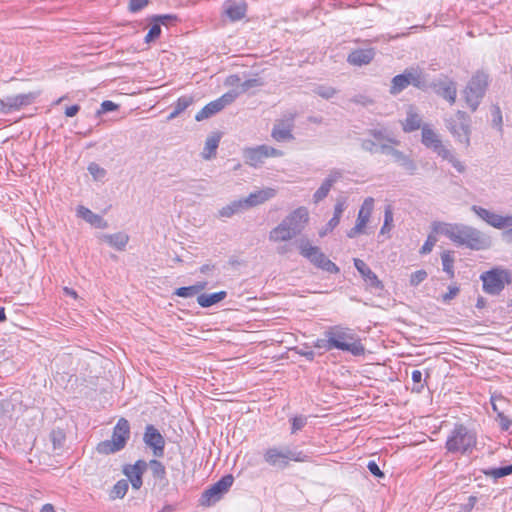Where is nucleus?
Returning a JSON list of instances; mask_svg holds the SVG:
<instances>
[{
    "label": "nucleus",
    "instance_id": "1",
    "mask_svg": "<svg viewBox=\"0 0 512 512\" xmlns=\"http://www.w3.org/2000/svg\"><path fill=\"white\" fill-rule=\"evenodd\" d=\"M433 231L447 237L454 244L465 246L471 250H484L491 245L489 236L469 225L434 222Z\"/></svg>",
    "mask_w": 512,
    "mask_h": 512
},
{
    "label": "nucleus",
    "instance_id": "2",
    "mask_svg": "<svg viewBox=\"0 0 512 512\" xmlns=\"http://www.w3.org/2000/svg\"><path fill=\"white\" fill-rule=\"evenodd\" d=\"M328 334L331 335V343L334 349L349 352L353 356L364 355L365 348L352 329L337 325L328 328Z\"/></svg>",
    "mask_w": 512,
    "mask_h": 512
},
{
    "label": "nucleus",
    "instance_id": "3",
    "mask_svg": "<svg viewBox=\"0 0 512 512\" xmlns=\"http://www.w3.org/2000/svg\"><path fill=\"white\" fill-rule=\"evenodd\" d=\"M264 461L276 469L283 470L290 461L306 462L308 456L301 451L291 450L289 447H270L263 454Z\"/></svg>",
    "mask_w": 512,
    "mask_h": 512
},
{
    "label": "nucleus",
    "instance_id": "4",
    "mask_svg": "<svg viewBox=\"0 0 512 512\" xmlns=\"http://www.w3.org/2000/svg\"><path fill=\"white\" fill-rule=\"evenodd\" d=\"M477 436L463 425H456L446 441V448L451 453L467 454L476 446Z\"/></svg>",
    "mask_w": 512,
    "mask_h": 512
},
{
    "label": "nucleus",
    "instance_id": "5",
    "mask_svg": "<svg viewBox=\"0 0 512 512\" xmlns=\"http://www.w3.org/2000/svg\"><path fill=\"white\" fill-rule=\"evenodd\" d=\"M130 437V424L127 419L120 418L113 429L112 438L97 445L100 454L109 455L122 450Z\"/></svg>",
    "mask_w": 512,
    "mask_h": 512
},
{
    "label": "nucleus",
    "instance_id": "6",
    "mask_svg": "<svg viewBox=\"0 0 512 512\" xmlns=\"http://www.w3.org/2000/svg\"><path fill=\"white\" fill-rule=\"evenodd\" d=\"M488 86V75L482 71L476 72L463 91L468 107L474 112L477 110Z\"/></svg>",
    "mask_w": 512,
    "mask_h": 512
},
{
    "label": "nucleus",
    "instance_id": "7",
    "mask_svg": "<svg viewBox=\"0 0 512 512\" xmlns=\"http://www.w3.org/2000/svg\"><path fill=\"white\" fill-rule=\"evenodd\" d=\"M300 254L307 258L315 266L329 272L338 273L339 268L330 261L317 246H313L310 241L306 239H300L297 242Z\"/></svg>",
    "mask_w": 512,
    "mask_h": 512
},
{
    "label": "nucleus",
    "instance_id": "8",
    "mask_svg": "<svg viewBox=\"0 0 512 512\" xmlns=\"http://www.w3.org/2000/svg\"><path fill=\"white\" fill-rule=\"evenodd\" d=\"M446 126L456 139L466 146L470 144V118L464 111H457L446 120Z\"/></svg>",
    "mask_w": 512,
    "mask_h": 512
},
{
    "label": "nucleus",
    "instance_id": "9",
    "mask_svg": "<svg viewBox=\"0 0 512 512\" xmlns=\"http://www.w3.org/2000/svg\"><path fill=\"white\" fill-rule=\"evenodd\" d=\"M483 289L486 293L496 295L510 282L509 272L504 269L495 268L481 275Z\"/></svg>",
    "mask_w": 512,
    "mask_h": 512
},
{
    "label": "nucleus",
    "instance_id": "10",
    "mask_svg": "<svg viewBox=\"0 0 512 512\" xmlns=\"http://www.w3.org/2000/svg\"><path fill=\"white\" fill-rule=\"evenodd\" d=\"M233 477L231 475H226L222 477L219 481L211 485L208 489H206L200 499V503L203 506H211L219 501L222 496L229 490V488L233 484Z\"/></svg>",
    "mask_w": 512,
    "mask_h": 512
},
{
    "label": "nucleus",
    "instance_id": "11",
    "mask_svg": "<svg viewBox=\"0 0 512 512\" xmlns=\"http://www.w3.org/2000/svg\"><path fill=\"white\" fill-rule=\"evenodd\" d=\"M283 152L268 145H260L254 148H248L244 151V158L248 165L259 167L264 160L269 157H281Z\"/></svg>",
    "mask_w": 512,
    "mask_h": 512
},
{
    "label": "nucleus",
    "instance_id": "12",
    "mask_svg": "<svg viewBox=\"0 0 512 512\" xmlns=\"http://www.w3.org/2000/svg\"><path fill=\"white\" fill-rule=\"evenodd\" d=\"M373 208L374 199L372 197L366 198L359 209L356 224L347 232V237L355 238L360 234L366 233V226L370 220Z\"/></svg>",
    "mask_w": 512,
    "mask_h": 512
},
{
    "label": "nucleus",
    "instance_id": "13",
    "mask_svg": "<svg viewBox=\"0 0 512 512\" xmlns=\"http://www.w3.org/2000/svg\"><path fill=\"white\" fill-rule=\"evenodd\" d=\"M238 97V93L236 91H229L223 94L220 98L208 103L204 108H202L195 116L197 121H202L211 117L212 115L220 112L227 105L231 104Z\"/></svg>",
    "mask_w": 512,
    "mask_h": 512
},
{
    "label": "nucleus",
    "instance_id": "14",
    "mask_svg": "<svg viewBox=\"0 0 512 512\" xmlns=\"http://www.w3.org/2000/svg\"><path fill=\"white\" fill-rule=\"evenodd\" d=\"M471 210L483 221H485L490 226L502 230L508 227H512V214L507 216H502L496 214L494 212L489 211L483 207L473 205Z\"/></svg>",
    "mask_w": 512,
    "mask_h": 512
},
{
    "label": "nucleus",
    "instance_id": "15",
    "mask_svg": "<svg viewBox=\"0 0 512 512\" xmlns=\"http://www.w3.org/2000/svg\"><path fill=\"white\" fill-rule=\"evenodd\" d=\"M37 96L38 94L34 92L7 96L0 100L1 111L3 113H9L14 110H19L23 106L31 104Z\"/></svg>",
    "mask_w": 512,
    "mask_h": 512
},
{
    "label": "nucleus",
    "instance_id": "16",
    "mask_svg": "<svg viewBox=\"0 0 512 512\" xmlns=\"http://www.w3.org/2000/svg\"><path fill=\"white\" fill-rule=\"evenodd\" d=\"M143 441L153 450L155 457H162L164 455L165 439L153 425L149 424L146 426Z\"/></svg>",
    "mask_w": 512,
    "mask_h": 512
},
{
    "label": "nucleus",
    "instance_id": "17",
    "mask_svg": "<svg viewBox=\"0 0 512 512\" xmlns=\"http://www.w3.org/2000/svg\"><path fill=\"white\" fill-rule=\"evenodd\" d=\"M421 84L420 73L417 71H405L403 74L397 75L392 79L390 92L395 95L403 91L408 85L420 87Z\"/></svg>",
    "mask_w": 512,
    "mask_h": 512
},
{
    "label": "nucleus",
    "instance_id": "18",
    "mask_svg": "<svg viewBox=\"0 0 512 512\" xmlns=\"http://www.w3.org/2000/svg\"><path fill=\"white\" fill-rule=\"evenodd\" d=\"M309 220V212L305 207H299L288 214L283 221L297 236L305 228Z\"/></svg>",
    "mask_w": 512,
    "mask_h": 512
},
{
    "label": "nucleus",
    "instance_id": "19",
    "mask_svg": "<svg viewBox=\"0 0 512 512\" xmlns=\"http://www.w3.org/2000/svg\"><path fill=\"white\" fill-rule=\"evenodd\" d=\"M148 464L144 460H138L135 464L125 465L124 475L128 478L132 488L138 490L142 486V475L147 470Z\"/></svg>",
    "mask_w": 512,
    "mask_h": 512
},
{
    "label": "nucleus",
    "instance_id": "20",
    "mask_svg": "<svg viewBox=\"0 0 512 512\" xmlns=\"http://www.w3.org/2000/svg\"><path fill=\"white\" fill-rule=\"evenodd\" d=\"M380 149L384 154L391 155L395 162H397L400 166H402L406 171L410 174H413L416 170V164L414 161L405 155L400 150L393 148L387 144H380Z\"/></svg>",
    "mask_w": 512,
    "mask_h": 512
},
{
    "label": "nucleus",
    "instance_id": "21",
    "mask_svg": "<svg viewBox=\"0 0 512 512\" xmlns=\"http://www.w3.org/2000/svg\"><path fill=\"white\" fill-rule=\"evenodd\" d=\"M421 142L424 146L437 153L438 156L442 153V150L446 149L440 139V136L427 124L422 126Z\"/></svg>",
    "mask_w": 512,
    "mask_h": 512
},
{
    "label": "nucleus",
    "instance_id": "22",
    "mask_svg": "<svg viewBox=\"0 0 512 512\" xmlns=\"http://www.w3.org/2000/svg\"><path fill=\"white\" fill-rule=\"evenodd\" d=\"M276 195V190L273 188H264L250 193L246 198H243L246 209L258 206L272 199Z\"/></svg>",
    "mask_w": 512,
    "mask_h": 512
},
{
    "label": "nucleus",
    "instance_id": "23",
    "mask_svg": "<svg viewBox=\"0 0 512 512\" xmlns=\"http://www.w3.org/2000/svg\"><path fill=\"white\" fill-rule=\"evenodd\" d=\"M354 266L357 269V271L361 274L364 281L373 288L376 289H382L383 284L378 279L377 275L367 266V264L358 258L354 259Z\"/></svg>",
    "mask_w": 512,
    "mask_h": 512
},
{
    "label": "nucleus",
    "instance_id": "24",
    "mask_svg": "<svg viewBox=\"0 0 512 512\" xmlns=\"http://www.w3.org/2000/svg\"><path fill=\"white\" fill-rule=\"evenodd\" d=\"M342 177V173L339 170H332L322 182L321 186L316 190L313 195V200L315 203L322 201L327 197L331 187L334 183H336Z\"/></svg>",
    "mask_w": 512,
    "mask_h": 512
},
{
    "label": "nucleus",
    "instance_id": "25",
    "mask_svg": "<svg viewBox=\"0 0 512 512\" xmlns=\"http://www.w3.org/2000/svg\"><path fill=\"white\" fill-rule=\"evenodd\" d=\"M292 128V119L281 120L274 125L271 135L278 142L289 141L293 139Z\"/></svg>",
    "mask_w": 512,
    "mask_h": 512
},
{
    "label": "nucleus",
    "instance_id": "26",
    "mask_svg": "<svg viewBox=\"0 0 512 512\" xmlns=\"http://www.w3.org/2000/svg\"><path fill=\"white\" fill-rule=\"evenodd\" d=\"M436 93L447 100L450 104H454L457 96L456 83L449 79L439 81L436 85Z\"/></svg>",
    "mask_w": 512,
    "mask_h": 512
},
{
    "label": "nucleus",
    "instance_id": "27",
    "mask_svg": "<svg viewBox=\"0 0 512 512\" xmlns=\"http://www.w3.org/2000/svg\"><path fill=\"white\" fill-rule=\"evenodd\" d=\"M77 216L96 228L104 229L108 226L107 222L100 215L95 214L84 206L77 208Z\"/></svg>",
    "mask_w": 512,
    "mask_h": 512
},
{
    "label": "nucleus",
    "instance_id": "28",
    "mask_svg": "<svg viewBox=\"0 0 512 512\" xmlns=\"http://www.w3.org/2000/svg\"><path fill=\"white\" fill-rule=\"evenodd\" d=\"M294 237H296V235L283 220L269 232V240L272 242L289 241Z\"/></svg>",
    "mask_w": 512,
    "mask_h": 512
},
{
    "label": "nucleus",
    "instance_id": "29",
    "mask_svg": "<svg viewBox=\"0 0 512 512\" xmlns=\"http://www.w3.org/2000/svg\"><path fill=\"white\" fill-rule=\"evenodd\" d=\"M375 52L373 49H359L351 52L348 55L347 61L352 65L362 66L369 64L374 58Z\"/></svg>",
    "mask_w": 512,
    "mask_h": 512
},
{
    "label": "nucleus",
    "instance_id": "30",
    "mask_svg": "<svg viewBox=\"0 0 512 512\" xmlns=\"http://www.w3.org/2000/svg\"><path fill=\"white\" fill-rule=\"evenodd\" d=\"M224 12L232 21H237L245 16L246 5L243 2L228 0L224 3Z\"/></svg>",
    "mask_w": 512,
    "mask_h": 512
},
{
    "label": "nucleus",
    "instance_id": "31",
    "mask_svg": "<svg viewBox=\"0 0 512 512\" xmlns=\"http://www.w3.org/2000/svg\"><path fill=\"white\" fill-rule=\"evenodd\" d=\"M102 240L109 244L111 247L122 251L125 249L129 236L124 232H118L115 234H104L102 235Z\"/></svg>",
    "mask_w": 512,
    "mask_h": 512
},
{
    "label": "nucleus",
    "instance_id": "32",
    "mask_svg": "<svg viewBox=\"0 0 512 512\" xmlns=\"http://www.w3.org/2000/svg\"><path fill=\"white\" fill-rule=\"evenodd\" d=\"M247 210L243 199H238L230 202L226 206L222 207L218 211V216L221 218H231L232 216L239 214Z\"/></svg>",
    "mask_w": 512,
    "mask_h": 512
},
{
    "label": "nucleus",
    "instance_id": "33",
    "mask_svg": "<svg viewBox=\"0 0 512 512\" xmlns=\"http://www.w3.org/2000/svg\"><path fill=\"white\" fill-rule=\"evenodd\" d=\"M226 296H227L226 291H219V292L212 293V294H199L197 296V303L201 307L206 308V307H210V306L222 301L223 299L226 298Z\"/></svg>",
    "mask_w": 512,
    "mask_h": 512
},
{
    "label": "nucleus",
    "instance_id": "34",
    "mask_svg": "<svg viewBox=\"0 0 512 512\" xmlns=\"http://www.w3.org/2000/svg\"><path fill=\"white\" fill-rule=\"evenodd\" d=\"M346 207H347L346 198L338 197L336 199V203L334 206L333 217L328 221V229H334L339 225L340 219H341L342 214L345 211Z\"/></svg>",
    "mask_w": 512,
    "mask_h": 512
},
{
    "label": "nucleus",
    "instance_id": "35",
    "mask_svg": "<svg viewBox=\"0 0 512 512\" xmlns=\"http://www.w3.org/2000/svg\"><path fill=\"white\" fill-rule=\"evenodd\" d=\"M220 142V135L213 134L206 139L205 146L201 153L203 159L210 160L216 155V150Z\"/></svg>",
    "mask_w": 512,
    "mask_h": 512
},
{
    "label": "nucleus",
    "instance_id": "36",
    "mask_svg": "<svg viewBox=\"0 0 512 512\" xmlns=\"http://www.w3.org/2000/svg\"><path fill=\"white\" fill-rule=\"evenodd\" d=\"M422 118L412 109L410 108L407 112V117L403 122V130L405 132H412L422 129Z\"/></svg>",
    "mask_w": 512,
    "mask_h": 512
},
{
    "label": "nucleus",
    "instance_id": "37",
    "mask_svg": "<svg viewBox=\"0 0 512 512\" xmlns=\"http://www.w3.org/2000/svg\"><path fill=\"white\" fill-rule=\"evenodd\" d=\"M482 473L487 477L497 480L499 478H502V477L512 474V464L503 466V467H498V468L483 469Z\"/></svg>",
    "mask_w": 512,
    "mask_h": 512
},
{
    "label": "nucleus",
    "instance_id": "38",
    "mask_svg": "<svg viewBox=\"0 0 512 512\" xmlns=\"http://www.w3.org/2000/svg\"><path fill=\"white\" fill-rule=\"evenodd\" d=\"M442 159L448 161L459 173H464L466 170L465 165L463 162H461L451 150L446 148L445 150H442V153L439 155Z\"/></svg>",
    "mask_w": 512,
    "mask_h": 512
},
{
    "label": "nucleus",
    "instance_id": "39",
    "mask_svg": "<svg viewBox=\"0 0 512 512\" xmlns=\"http://www.w3.org/2000/svg\"><path fill=\"white\" fill-rule=\"evenodd\" d=\"M147 464L155 478L163 479L165 477L166 469L160 461L153 459L147 462Z\"/></svg>",
    "mask_w": 512,
    "mask_h": 512
},
{
    "label": "nucleus",
    "instance_id": "40",
    "mask_svg": "<svg viewBox=\"0 0 512 512\" xmlns=\"http://www.w3.org/2000/svg\"><path fill=\"white\" fill-rule=\"evenodd\" d=\"M313 92L323 99H330L335 96L337 90L331 86L318 85L314 88Z\"/></svg>",
    "mask_w": 512,
    "mask_h": 512
},
{
    "label": "nucleus",
    "instance_id": "41",
    "mask_svg": "<svg viewBox=\"0 0 512 512\" xmlns=\"http://www.w3.org/2000/svg\"><path fill=\"white\" fill-rule=\"evenodd\" d=\"M128 480L122 479L119 480L113 487L112 497L113 498H123L128 490Z\"/></svg>",
    "mask_w": 512,
    "mask_h": 512
},
{
    "label": "nucleus",
    "instance_id": "42",
    "mask_svg": "<svg viewBox=\"0 0 512 512\" xmlns=\"http://www.w3.org/2000/svg\"><path fill=\"white\" fill-rule=\"evenodd\" d=\"M443 270L449 274V276L452 278L454 276V270H453V264H454V258L450 254V252H444L441 256Z\"/></svg>",
    "mask_w": 512,
    "mask_h": 512
},
{
    "label": "nucleus",
    "instance_id": "43",
    "mask_svg": "<svg viewBox=\"0 0 512 512\" xmlns=\"http://www.w3.org/2000/svg\"><path fill=\"white\" fill-rule=\"evenodd\" d=\"M50 440L53 444L54 450H58L63 447L65 442V434L62 430H53L50 433Z\"/></svg>",
    "mask_w": 512,
    "mask_h": 512
},
{
    "label": "nucleus",
    "instance_id": "44",
    "mask_svg": "<svg viewBox=\"0 0 512 512\" xmlns=\"http://www.w3.org/2000/svg\"><path fill=\"white\" fill-rule=\"evenodd\" d=\"M324 336V338L317 339L314 342V347L324 349L325 351H330L334 349L331 343V335L328 334V329L324 332Z\"/></svg>",
    "mask_w": 512,
    "mask_h": 512
},
{
    "label": "nucleus",
    "instance_id": "45",
    "mask_svg": "<svg viewBox=\"0 0 512 512\" xmlns=\"http://www.w3.org/2000/svg\"><path fill=\"white\" fill-rule=\"evenodd\" d=\"M393 222V212L391 206H387L384 212V224L380 230V234H385L391 230Z\"/></svg>",
    "mask_w": 512,
    "mask_h": 512
},
{
    "label": "nucleus",
    "instance_id": "46",
    "mask_svg": "<svg viewBox=\"0 0 512 512\" xmlns=\"http://www.w3.org/2000/svg\"><path fill=\"white\" fill-rule=\"evenodd\" d=\"M261 85H262V83L260 82L259 79H249V80L242 82L239 85L238 89H234L233 91H236L239 96L240 94L247 92L249 89L258 87Z\"/></svg>",
    "mask_w": 512,
    "mask_h": 512
},
{
    "label": "nucleus",
    "instance_id": "47",
    "mask_svg": "<svg viewBox=\"0 0 512 512\" xmlns=\"http://www.w3.org/2000/svg\"><path fill=\"white\" fill-rule=\"evenodd\" d=\"M369 134L376 140L378 141H388L390 143H393V144H399V142L391 137H388L385 133V130L383 129H371L369 130Z\"/></svg>",
    "mask_w": 512,
    "mask_h": 512
},
{
    "label": "nucleus",
    "instance_id": "48",
    "mask_svg": "<svg viewBox=\"0 0 512 512\" xmlns=\"http://www.w3.org/2000/svg\"><path fill=\"white\" fill-rule=\"evenodd\" d=\"M88 171L95 180H101L106 175V170L94 162L89 164Z\"/></svg>",
    "mask_w": 512,
    "mask_h": 512
},
{
    "label": "nucleus",
    "instance_id": "49",
    "mask_svg": "<svg viewBox=\"0 0 512 512\" xmlns=\"http://www.w3.org/2000/svg\"><path fill=\"white\" fill-rule=\"evenodd\" d=\"M307 424V417L300 415L291 419V433L295 434Z\"/></svg>",
    "mask_w": 512,
    "mask_h": 512
},
{
    "label": "nucleus",
    "instance_id": "50",
    "mask_svg": "<svg viewBox=\"0 0 512 512\" xmlns=\"http://www.w3.org/2000/svg\"><path fill=\"white\" fill-rule=\"evenodd\" d=\"M193 103V98L191 96H182L180 97L175 105L174 108L181 114L183 111H185L191 104Z\"/></svg>",
    "mask_w": 512,
    "mask_h": 512
},
{
    "label": "nucleus",
    "instance_id": "51",
    "mask_svg": "<svg viewBox=\"0 0 512 512\" xmlns=\"http://www.w3.org/2000/svg\"><path fill=\"white\" fill-rule=\"evenodd\" d=\"M161 24L155 21V23L151 26L149 32L145 37L146 42H152L157 39L161 33Z\"/></svg>",
    "mask_w": 512,
    "mask_h": 512
},
{
    "label": "nucleus",
    "instance_id": "52",
    "mask_svg": "<svg viewBox=\"0 0 512 512\" xmlns=\"http://www.w3.org/2000/svg\"><path fill=\"white\" fill-rule=\"evenodd\" d=\"M427 278V272L425 270H417L410 276V284L412 286H418Z\"/></svg>",
    "mask_w": 512,
    "mask_h": 512
},
{
    "label": "nucleus",
    "instance_id": "53",
    "mask_svg": "<svg viewBox=\"0 0 512 512\" xmlns=\"http://www.w3.org/2000/svg\"><path fill=\"white\" fill-rule=\"evenodd\" d=\"M436 242H437L436 237L433 236V235H429L427 237V240L425 241V243L421 247L420 253L421 254H428V253H430L432 251L433 247L435 246Z\"/></svg>",
    "mask_w": 512,
    "mask_h": 512
},
{
    "label": "nucleus",
    "instance_id": "54",
    "mask_svg": "<svg viewBox=\"0 0 512 512\" xmlns=\"http://www.w3.org/2000/svg\"><path fill=\"white\" fill-rule=\"evenodd\" d=\"M175 295L182 297V298H192L196 296L195 289H193L192 286L187 287H180L176 289Z\"/></svg>",
    "mask_w": 512,
    "mask_h": 512
},
{
    "label": "nucleus",
    "instance_id": "55",
    "mask_svg": "<svg viewBox=\"0 0 512 512\" xmlns=\"http://www.w3.org/2000/svg\"><path fill=\"white\" fill-rule=\"evenodd\" d=\"M118 109V105L110 100L103 101L101 103L100 109L97 111V115H101L110 111H115Z\"/></svg>",
    "mask_w": 512,
    "mask_h": 512
},
{
    "label": "nucleus",
    "instance_id": "56",
    "mask_svg": "<svg viewBox=\"0 0 512 512\" xmlns=\"http://www.w3.org/2000/svg\"><path fill=\"white\" fill-rule=\"evenodd\" d=\"M149 3L148 0H130L129 1V9L132 12H137L147 6Z\"/></svg>",
    "mask_w": 512,
    "mask_h": 512
},
{
    "label": "nucleus",
    "instance_id": "57",
    "mask_svg": "<svg viewBox=\"0 0 512 512\" xmlns=\"http://www.w3.org/2000/svg\"><path fill=\"white\" fill-rule=\"evenodd\" d=\"M458 293H459V288L457 286H450L448 288V292L443 294V296H442L443 302L448 303L453 298H455L458 295Z\"/></svg>",
    "mask_w": 512,
    "mask_h": 512
},
{
    "label": "nucleus",
    "instance_id": "58",
    "mask_svg": "<svg viewBox=\"0 0 512 512\" xmlns=\"http://www.w3.org/2000/svg\"><path fill=\"white\" fill-rule=\"evenodd\" d=\"M367 468L370 471V473L373 474L375 477H384V473L380 470L379 466L375 461H369L367 464Z\"/></svg>",
    "mask_w": 512,
    "mask_h": 512
},
{
    "label": "nucleus",
    "instance_id": "59",
    "mask_svg": "<svg viewBox=\"0 0 512 512\" xmlns=\"http://www.w3.org/2000/svg\"><path fill=\"white\" fill-rule=\"evenodd\" d=\"M361 148L367 152L374 153L376 151L377 145L373 140L363 139L361 141Z\"/></svg>",
    "mask_w": 512,
    "mask_h": 512
},
{
    "label": "nucleus",
    "instance_id": "60",
    "mask_svg": "<svg viewBox=\"0 0 512 512\" xmlns=\"http://www.w3.org/2000/svg\"><path fill=\"white\" fill-rule=\"evenodd\" d=\"M498 422L502 430H508L511 426V420L502 413L498 414Z\"/></svg>",
    "mask_w": 512,
    "mask_h": 512
},
{
    "label": "nucleus",
    "instance_id": "61",
    "mask_svg": "<svg viewBox=\"0 0 512 512\" xmlns=\"http://www.w3.org/2000/svg\"><path fill=\"white\" fill-rule=\"evenodd\" d=\"M240 82V78L238 75H230L229 77H227L226 81H225V85L227 86H237V88L239 87V85L241 83Z\"/></svg>",
    "mask_w": 512,
    "mask_h": 512
},
{
    "label": "nucleus",
    "instance_id": "62",
    "mask_svg": "<svg viewBox=\"0 0 512 512\" xmlns=\"http://www.w3.org/2000/svg\"><path fill=\"white\" fill-rule=\"evenodd\" d=\"M175 16L172 15H160L154 18V21H157L160 24L166 25L169 21L174 20Z\"/></svg>",
    "mask_w": 512,
    "mask_h": 512
},
{
    "label": "nucleus",
    "instance_id": "63",
    "mask_svg": "<svg viewBox=\"0 0 512 512\" xmlns=\"http://www.w3.org/2000/svg\"><path fill=\"white\" fill-rule=\"evenodd\" d=\"M80 110L79 105H72L70 107H67L65 110V115L67 117H74Z\"/></svg>",
    "mask_w": 512,
    "mask_h": 512
},
{
    "label": "nucleus",
    "instance_id": "64",
    "mask_svg": "<svg viewBox=\"0 0 512 512\" xmlns=\"http://www.w3.org/2000/svg\"><path fill=\"white\" fill-rule=\"evenodd\" d=\"M503 239L507 243L512 244V227L503 233Z\"/></svg>",
    "mask_w": 512,
    "mask_h": 512
}]
</instances>
